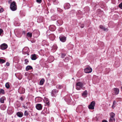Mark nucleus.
<instances>
[{
    "label": "nucleus",
    "mask_w": 122,
    "mask_h": 122,
    "mask_svg": "<svg viewBox=\"0 0 122 122\" xmlns=\"http://www.w3.org/2000/svg\"><path fill=\"white\" fill-rule=\"evenodd\" d=\"M25 64H27V63L29 62V61L27 59H25Z\"/></svg>",
    "instance_id": "obj_32"
},
{
    "label": "nucleus",
    "mask_w": 122,
    "mask_h": 122,
    "mask_svg": "<svg viewBox=\"0 0 122 122\" xmlns=\"http://www.w3.org/2000/svg\"><path fill=\"white\" fill-rule=\"evenodd\" d=\"M32 33L30 32H28L27 33V36L28 37L31 38L32 36Z\"/></svg>",
    "instance_id": "obj_21"
},
{
    "label": "nucleus",
    "mask_w": 122,
    "mask_h": 122,
    "mask_svg": "<svg viewBox=\"0 0 122 122\" xmlns=\"http://www.w3.org/2000/svg\"><path fill=\"white\" fill-rule=\"evenodd\" d=\"M83 108V106L81 105H80L77 108L76 110L79 109L81 110Z\"/></svg>",
    "instance_id": "obj_23"
},
{
    "label": "nucleus",
    "mask_w": 122,
    "mask_h": 122,
    "mask_svg": "<svg viewBox=\"0 0 122 122\" xmlns=\"http://www.w3.org/2000/svg\"><path fill=\"white\" fill-rule=\"evenodd\" d=\"M7 47V45L5 43L2 44L0 46V49L2 50H5L6 49Z\"/></svg>",
    "instance_id": "obj_4"
},
{
    "label": "nucleus",
    "mask_w": 122,
    "mask_h": 122,
    "mask_svg": "<svg viewBox=\"0 0 122 122\" xmlns=\"http://www.w3.org/2000/svg\"><path fill=\"white\" fill-rule=\"evenodd\" d=\"M116 101H114L113 102V105L112 106V107L113 108L115 107L114 105H116Z\"/></svg>",
    "instance_id": "obj_28"
},
{
    "label": "nucleus",
    "mask_w": 122,
    "mask_h": 122,
    "mask_svg": "<svg viewBox=\"0 0 122 122\" xmlns=\"http://www.w3.org/2000/svg\"><path fill=\"white\" fill-rule=\"evenodd\" d=\"M50 37L52 40H54L55 38L54 35L53 34L50 35Z\"/></svg>",
    "instance_id": "obj_19"
},
{
    "label": "nucleus",
    "mask_w": 122,
    "mask_h": 122,
    "mask_svg": "<svg viewBox=\"0 0 122 122\" xmlns=\"http://www.w3.org/2000/svg\"><path fill=\"white\" fill-rule=\"evenodd\" d=\"M25 49H27V50H28V48L27 47L24 48L23 49V51H24Z\"/></svg>",
    "instance_id": "obj_43"
},
{
    "label": "nucleus",
    "mask_w": 122,
    "mask_h": 122,
    "mask_svg": "<svg viewBox=\"0 0 122 122\" xmlns=\"http://www.w3.org/2000/svg\"><path fill=\"white\" fill-rule=\"evenodd\" d=\"M23 33H25V31H23Z\"/></svg>",
    "instance_id": "obj_47"
},
{
    "label": "nucleus",
    "mask_w": 122,
    "mask_h": 122,
    "mask_svg": "<svg viewBox=\"0 0 122 122\" xmlns=\"http://www.w3.org/2000/svg\"><path fill=\"white\" fill-rule=\"evenodd\" d=\"M56 87L57 88L60 89L63 88V86L62 85H57L56 86Z\"/></svg>",
    "instance_id": "obj_25"
},
{
    "label": "nucleus",
    "mask_w": 122,
    "mask_h": 122,
    "mask_svg": "<svg viewBox=\"0 0 122 122\" xmlns=\"http://www.w3.org/2000/svg\"><path fill=\"white\" fill-rule=\"evenodd\" d=\"M115 120L114 118H110L109 120V122H115Z\"/></svg>",
    "instance_id": "obj_17"
},
{
    "label": "nucleus",
    "mask_w": 122,
    "mask_h": 122,
    "mask_svg": "<svg viewBox=\"0 0 122 122\" xmlns=\"http://www.w3.org/2000/svg\"><path fill=\"white\" fill-rule=\"evenodd\" d=\"M18 91L20 94L24 93L25 92V89L23 87H20L19 88Z\"/></svg>",
    "instance_id": "obj_9"
},
{
    "label": "nucleus",
    "mask_w": 122,
    "mask_h": 122,
    "mask_svg": "<svg viewBox=\"0 0 122 122\" xmlns=\"http://www.w3.org/2000/svg\"><path fill=\"white\" fill-rule=\"evenodd\" d=\"M46 103L47 105H49V102H46Z\"/></svg>",
    "instance_id": "obj_45"
},
{
    "label": "nucleus",
    "mask_w": 122,
    "mask_h": 122,
    "mask_svg": "<svg viewBox=\"0 0 122 122\" xmlns=\"http://www.w3.org/2000/svg\"><path fill=\"white\" fill-rule=\"evenodd\" d=\"M66 54H65V53H62L61 54V58H64V57H65V56L66 55Z\"/></svg>",
    "instance_id": "obj_31"
},
{
    "label": "nucleus",
    "mask_w": 122,
    "mask_h": 122,
    "mask_svg": "<svg viewBox=\"0 0 122 122\" xmlns=\"http://www.w3.org/2000/svg\"><path fill=\"white\" fill-rule=\"evenodd\" d=\"M32 67L31 66H27L26 68V70L27 71H28L29 70H30L32 69Z\"/></svg>",
    "instance_id": "obj_16"
},
{
    "label": "nucleus",
    "mask_w": 122,
    "mask_h": 122,
    "mask_svg": "<svg viewBox=\"0 0 122 122\" xmlns=\"http://www.w3.org/2000/svg\"><path fill=\"white\" fill-rule=\"evenodd\" d=\"M119 7L120 8L122 9V3H121L119 5Z\"/></svg>",
    "instance_id": "obj_35"
},
{
    "label": "nucleus",
    "mask_w": 122,
    "mask_h": 122,
    "mask_svg": "<svg viewBox=\"0 0 122 122\" xmlns=\"http://www.w3.org/2000/svg\"><path fill=\"white\" fill-rule=\"evenodd\" d=\"M100 28L102 29L103 30H104L105 31L107 30V29L104 26H103L102 25H100Z\"/></svg>",
    "instance_id": "obj_22"
},
{
    "label": "nucleus",
    "mask_w": 122,
    "mask_h": 122,
    "mask_svg": "<svg viewBox=\"0 0 122 122\" xmlns=\"http://www.w3.org/2000/svg\"><path fill=\"white\" fill-rule=\"evenodd\" d=\"M49 28L51 31H54L56 29V27L54 25H52L50 26Z\"/></svg>",
    "instance_id": "obj_10"
},
{
    "label": "nucleus",
    "mask_w": 122,
    "mask_h": 122,
    "mask_svg": "<svg viewBox=\"0 0 122 122\" xmlns=\"http://www.w3.org/2000/svg\"><path fill=\"white\" fill-rule=\"evenodd\" d=\"M109 115L110 118H114L115 116V114L113 112L110 113L109 114Z\"/></svg>",
    "instance_id": "obj_15"
},
{
    "label": "nucleus",
    "mask_w": 122,
    "mask_h": 122,
    "mask_svg": "<svg viewBox=\"0 0 122 122\" xmlns=\"http://www.w3.org/2000/svg\"><path fill=\"white\" fill-rule=\"evenodd\" d=\"M95 102L94 101L92 102L88 106V108L90 109L93 110L95 106Z\"/></svg>",
    "instance_id": "obj_3"
},
{
    "label": "nucleus",
    "mask_w": 122,
    "mask_h": 122,
    "mask_svg": "<svg viewBox=\"0 0 122 122\" xmlns=\"http://www.w3.org/2000/svg\"><path fill=\"white\" fill-rule=\"evenodd\" d=\"M24 115L25 116H27L28 115V113L27 111H25L24 113Z\"/></svg>",
    "instance_id": "obj_34"
},
{
    "label": "nucleus",
    "mask_w": 122,
    "mask_h": 122,
    "mask_svg": "<svg viewBox=\"0 0 122 122\" xmlns=\"http://www.w3.org/2000/svg\"><path fill=\"white\" fill-rule=\"evenodd\" d=\"M58 91L56 89H53L51 91V95L52 96H56V93L58 92Z\"/></svg>",
    "instance_id": "obj_5"
},
{
    "label": "nucleus",
    "mask_w": 122,
    "mask_h": 122,
    "mask_svg": "<svg viewBox=\"0 0 122 122\" xmlns=\"http://www.w3.org/2000/svg\"><path fill=\"white\" fill-rule=\"evenodd\" d=\"M5 62V61L3 59L0 58V63H3Z\"/></svg>",
    "instance_id": "obj_26"
},
{
    "label": "nucleus",
    "mask_w": 122,
    "mask_h": 122,
    "mask_svg": "<svg viewBox=\"0 0 122 122\" xmlns=\"http://www.w3.org/2000/svg\"><path fill=\"white\" fill-rule=\"evenodd\" d=\"M20 99L21 100V101H22L24 99L22 97H21L20 98Z\"/></svg>",
    "instance_id": "obj_42"
},
{
    "label": "nucleus",
    "mask_w": 122,
    "mask_h": 122,
    "mask_svg": "<svg viewBox=\"0 0 122 122\" xmlns=\"http://www.w3.org/2000/svg\"><path fill=\"white\" fill-rule=\"evenodd\" d=\"M4 11L3 9L0 6V13Z\"/></svg>",
    "instance_id": "obj_33"
},
{
    "label": "nucleus",
    "mask_w": 122,
    "mask_h": 122,
    "mask_svg": "<svg viewBox=\"0 0 122 122\" xmlns=\"http://www.w3.org/2000/svg\"><path fill=\"white\" fill-rule=\"evenodd\" d=\"M3 32V30L2 29H0V35Z\"/></svg>",
    "instance_id": "obj_39"
},
{
    "label": "nucleus",
    "mask_w": 122,
    "mask_h": 122,
    "mask_svg": "<svg viewBox=\"0 0 122 122\" xmlns=\"http://www.w3.org/2000/svg\"><path fill=\"white\" fill-rule=\"evenodd\" d=\"M4 93L5 91L3 89H0V94H4Z\"/></svg>",
    "instance_id": "obj_27"
},
{
    "label": "nucleus",
    "mask_w": 122,
    "mask_h": 122,
    "mask_svg": "<svg viewBox=\"0 0 122 122\" xmlns=\"http://www.w3.org/2000/svg\"><path fill=\"white\" fill-rule=\"evenodd\" d=\"M45 82L44 79L43 78L40 81V84L41 85H42Z\"/></svg>",
    "instance_id": "obj_18"
},
{
    "label": "nucleus",
    "mask_w": 122,
    "mask_h": 122,
    "mask_svg": "<svg viewBox=\"0 0 122 122\" xmlns=\"http://www.w3.org/2000/svg\"><path fill=\"white\" fill-rule=\"evenodd\" d=\"M36 2L39 3H41L42 2L41 0H36Z\"/></svg>",
    "instance_id": "obj_36"
},
{
    "label": "nucleus",
    "mask_w": 122,
    "mask_h": 122,
    "mask_svg": "<svg viewBox=\"0 0 122 122\" xmlns=\"http://www.w3.org/2000/svg\"><path fill=\"white\" fill-rule=\"evenodd\" d=\"M121 88L122 89V86L121 87Z\"/></svg>",
    "instance_id": "obj_48"
},
{
    "label": "nucleus",
    "mask_w": 122,
    "mask_h": 122,
    "mask_svg": "<svg viewBox=\"0 0 122 122\" xmlns=\"http://www.w3.org/2000/svg\"><path fill=\"white\" fill-rule=\"evenodd\" d=\"M16 105L18 107H20V104L19 102H18L16 103Z\"/></svg>",
    "instance_id": "obj_37"
},
{
    "label": "nucleus",
    "mask_w": 122,
    "mask_h": 122,
    "mask_svg": "<svg viewBox=\"0 0 122 122\" xmlns=\"http://www.w3.org/2000/svg\"><path fill=\"white\" fill-rule=\"evenodd\" d=\"M83 85V84L81 82H77L76 84V86H77L76 89L77 90H80L82 87Z\"/></svg>",
    "instance_id": "obj_2"
},
{
    "label": "nucleus",
    "mask_w": 122,
    "mask_h": 122,
    "mask_svg": "<svg viewBox=\"0 0 122 122\" xmlns=\"http://www.w3.org/2000/svg\"><path fill=\"white\" fill-rule=\"evenodd\" d=\"M10 64L8 62H7L6 63V65L7 66H9L10 65Z\"/></svg>",
    "instance_id": "obj_40"
},
{
    "label": "nucleus",
    "mask_w": 122,
    "mask_h": 122,
    "mask_svg": "<svg viewBox=\"0 0 122 122\" xmlns=\"http://www.w3.org/2000/svg\"><path fill=\"white\" fill-rule=\"evenodd\" d=\"M6 87L7 88H9L10 87V85L8 83H6L5 85Z\"/></svg>",
    "instance_id": "obj_29"
},
{
    "label": "nucleus",
    "mask_w": 122,
    "mask_h": 122,
    "mask_svg": "<svg viewBox=\"0 0 122 122\" xmlns=\"http://www.w3.org/2000/svg\"><path fill=\"white\" fill-rule=\"evenodd\" d=\"M57 22L59 25H61L62 24L63 21L61 20V19L57 20Z\"/></svg>",
    "instance_id": "obj_20"
},
{
    "label": "nucleus",
    "mask_w": 122,
    "mask_h": 122,
    "mask_svg": "<svg viewBox=\"0 0 122 122\" xmlns=\"http://www.w3.org/2000/svg\"><path fill=\"white\" fill-rule=\"evenodd\" d=\"M102 122H107L106 120H104L102 121Z\"/></svg>",
    "instance_id": "obj_44"
},
{
    "label": "nucleus",
    "mask_w": 122,
    "mask_h": 122,
    "mask_svg": "<svg viewBox=\"0 0 122 122\" xmlns=\"http://www.w3.org/2000/svg\"><path fill=\"white\" fill-rule=\"evenodd\" d=\"M10 8L11 10L13 11H15L16 10L17 5L15 2L13 1L11 3Z\"/></svg>",
    "instance_id": "obj_1"
},
{
    "label": "nucleus",
    "mask_w": 122,
    "mask_h": 122,
    "mask_svg": "<svg viewBox=\"0 0 122 122\" xmlns=\"http://www.w3.org/2000/svg\"><path fill=\"white\" fill-rule=\"evenodd\" d=\"M36 108L38 110H41L42 109V107L41 104H37L36 105Z\"/></svg>",
    "instance_id": "obj_7"
},
{
    "label": "nucleus",
    "mask_w": 122,
    "mask_h": 122,
    "mask_svg": "<svg viewBox=\"0 0 122 122\" xmlns=\"http://www.w3.org/2000/svg\"><path fill=\"white\" fill-rule=\"evenodd\" d=\"M47 110L46 108L45 109H44L42 111V113H44V112H46V113H47L46 112V111Z\"/></svg>",
    "instance_id": "obj_38"
},
{
    "label": "nucleus",
    "mask_w": 122,
    "mask_h": 122,
    "mask_svg": "<svg viewBox=\"0 0 122 122\" xmlns=\"http://www.w3.org/2000/svg\"><path fill=\"white\" fill-rule=\"evenodd\" d=\"M113 91L114 92L112 93L113 95H116L118 94L119 90L118 89L114 88L113 89Z\"/></svg>",
    "instance_id": "obj_8"
},
{
    "label": "nucleus",
    "mask_w": 122,
    "mask_h": 122,
    "mask_svg": "<svg viewBox=\"0 0 122 122\" xmlns=\"http://www.w3.org/2000/svg\"><path fill=\"white\" fill-rule=\"evenodd\" d=\"M80 27L81 28H83L84 27V25L83 24H81L80 26Z\"/></svg>",
    "instance_id": "obj_41"
},
{
    "label": "nucleus",
    "mask_w": 122,
    "mask_h": 122,
    "mask_svg": "<svg viewBox=\"0 0 122 122\" xmlns=\"http://www.w3.org/2000/svg\"><path fill=\"white\" fill-rule=\"evenodd\" d=\"M31 58L32 60H35L37 58L36 55L35 54L32 55L31 56Z\"/></svg>",
    "instance_id": "obj_12"
},
{
    "label": "nucleus",
    "mask_w": 122,
    "mask_h": 122,
    "mask_svg": "<svg viewBox=\"0 0 122 122\" xmlns=\"http://www.w3.org/2000/svg\"><path fill=\"white\" fill-rule=\"evenodd\" d=\"M87 92L86 90L82 93V96H83L85 97L87 95Z\"/></svg>",
    "instance_id": "obj_24"
},
{
    "label": "nucleus",
    "mask_w": 122,
    "mask_h": 122,
    "mask_svg": "<svg viewBox=\"0 0 122 122\" xmlns=\"http://www.w3.org/2000/svg\"><path fill=\"white\" fill-rule=\"evenodd\" d=\"M54 47H55V48L56 49H57V46H54Z\"/></svg>",
    "instance_id": "obj_46"
},
{
    "label": "nucleus",
    "mask_w": 122,
    "mask_h": 122,
    "mask_svg": "<svg viewBox=\"0 0 122 122\" xmlns=\"http://www.w3.org/2000/svg\"><path fill=\"white\" fill-rule=\"evenodd\" d=\"M92 69L90 67H88L87 68L84 70L85 72L86 73H91L92 72Z\"/></svg>",
    "instance_id": "obj_6"
},
{
    "label": "nucleus",
    "mask_w": 122,
    "mask_h": 122,
    "mask_svg": "<svg viewBox=\"0 0 122 122\" xmlns=\"http://www.w3.org/2000/svg\"><path fill=\"white\" fill-rule=\"evenodd\" d=\"M70 7L69 5V4H67L66 5L65 8V9H68L70 8Z\"/></svg>",
    "instance_id": "obj_30"
},
{
    "label": "nucleus",
    "mask_w": 122,
    "mask_h": 122,
    "mask_svg": "<svg viewBox=\"0 0 122 122\" xmlns=\"http://www.w3.org/2000/svg\"><path fill=\"white\" fill-rule=\"evenodd\" d=\"M17 115L19 117H21L23 116V114L21 112H19L17 113Z\"/></svg>",
    "instance_id": "obj_13"
},
{
    "label": "nucleus",
    "mask_w": 122,
    "mask_h": 122,
    "mask_svg": "<svg viewBox=\"0 0 122 122\" xmlns=\"http://www.w3.org/2000/svg\"><path fill=\"white\" fill-rule=\"evenodd\" d=\"M5 99V97H2L0 98V102L1 103H4V100Z\"/></svg>",
    "instance_id": "obj_14"
},
{
    "label": "nucleus",
    "mask_w": 122,
    "mask_h": 122,
    "mask_svg": "<svg viewBox=\"0 0 122 122\" xmlns=\"http://www.w3.org/2000/svg\"><path fill=\"white\" fill-rule=\"evenodd\" d=\"M59 38L60 40L62 42H64L66 41V38L65 36H60Z\"/></svg>",
    "instance_id": "obj_11"
}]
</instances>
